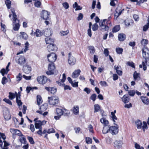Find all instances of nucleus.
Returning <instances> with one entry per match:
<instances>
[{"instance_id":"f257e3e1","label":"nucleus","mask_w":149,"mask_h":149,"mask_svg":"<svg viewBox=\"0 0 149 149\" xmlns=\"http://www.w3.org/2000/svg\"><path fill=\"white\" fill-rule=\"evenodd\" d=\"M143 57L145 59L144 61H142V65L143 69L144 70H146V64H147V62H149V49L146 47H144L142 49Z\"/></svg>"},{"instance_id":"f03ea898","label":"nucleus","mask_w":149,"mask_h":149,"mask_svg":"<svg viewBox=\"0 0 149 149\" xmlns=\"http://www.w3.org/2000/svg\"><path fill=\"white\" fill-rule=\"evenodd\" d=\"M13 18V29L15 31H18L19 29L20 24H19V20L17 19V16L15 14L14 10L12 8L11 9Z\"/></svg>"},{"instance_id":"7ed1b4c3","label":"nucleus","mask_w":149,"mask_h":149,"mask_svg":"<svg viewBox=\"0 0 149 149\" xmlns=\"http://www.w3.org/2000/svg\"><path fill=\"white\" fill-rule=\"evenodd\" d=\"M107 19H105L102 21L101 20L99 23V25L100 28V29L102 31H104L108 30L109 28L108 26V24H110L109 21H107Z\"/></svg>"},{"instance_id":"20e7f679","label":"nucleus","mask_w":149,"mask_h":149,"mask_svg":"<svg viewBox=\"0 0 149 149\" xmlns=\"http://www.w3.org/2000/svg\"><path fill=\"white\" fill-rule=\"evenodd\" d=\"M100 121L101 123L104 125L103 127L102 133L104 134H106L109 132L110 127L108 125L109 121L104 118H102L100 119Z\"/></svg>"},{"instance_id":"39448f33","label":"nucleus","mask_w":149,"mask_h":149,"mask_svg":"<svg viewBox=\"0 0 149 149\" xmlns=\"http://www.w3.org/2000/svg\"><path fill=\"white\" fill-rule=\"evenodd\" d=\"M48 99L49 104L53 106L57 105L59 102V98L57 97H49Z\"/></svg>"},{"instance_id":"423d86ee","label":"nucleus","mask_w":149,"mask_h":149,"mask_svg":"<svg viewBox=\"0 0 149 149\" xmlns=\"http://www.w3.org/2000/svg\"><path fill=\"white\" fill-rule=\"evenodd\" d=\"M66 79V76L65 73H63V78L61 80V81H56L58 85L60 86H64V89L65 90L69 89V90H71V88L69 86L65 85L64 83V82L65 81Z\"/></svg>"},{"instance_id":"0eeeda50","label":"nucleus","mask_w":149,"mask_h":149,"mask_svg":"<svg viewBox=\"0 0 149 149\" xmlns=\"http://www.w3.org/2000/svg\"><path fill=\"white\" fill-rule=\"evenodd\" d=\"M55 69V66L54 63H50L48 65V71L46 72V73L48 75H50L54 74Z\"/></svg>"},{"instance_id":"6e6552de","label":"nucleus","mask_w":149,"mask_h":149,"mask_svg":"<svg viewBox=\"0 0 149 149\" xmlns=\"http://www.w3.org/2000/svg\"><path fill=\"white\" fill-rule=\"evenodd\" d=\"M57 56L54 53L48 54L47 56V58L48 61L50 63H54L57 59Z\"/></svg>"},{"instance_id":"1a4fd4ad","label":"nucleus","mask_w":149,"mask_h":149,"mask_svg":"<svg viewBox=\"0 0 149 149\" xmlns=\"http://www.w3.org/2000/svg\"><path fill=\"white\" fill-rule=\"evenodd\" d=\"M50 15L49 12L45 10L42 11L41 14V17L44 20H49Z\"/></svg>"},{"instance_id":"9d476101","label":"nucleus","mask_w":149,"mask_h":149,"mask_svg":"<svg viewBox=\"0 0 149 149\" xmlns=\"http://www.w3.org/2000/svg\"><path fill=\"white\" fill-rule=\"evenodd\" d=\"M37 80L39 84H43L47 82V79L46 77L42 76L38 77Z\"/></svg>"},{"instance_id":"9b49d317","label":"nucleus","mask_w":149,"mask_h":149,"mask_svg":"<svg viewBox=\"0 0 149 149\" xmlns=\"http://www.w3.org/2000/svg\"><path fill=\"white\" fill-rule=\"evenodd\" d=\"M46 121L43 120L41 121L40 120H37L36 121L35 124V128L36 129H42V126L45 124Z\"/></svg>"},{"instance_id":"f8f14e48","label":"nucleus","mask_w":149,"mask_h":149,"mask_svg":"<svg viewBox=\"0 0 149 149\" xmlns=\"http://www.w3.org/2000/svg\"><path fill=\"white\" fill-rule=\"evenodd\" d=\"M69 58L68 59V62L69 64L71 65H74L76 63V59L72 56L71 53H69Z\"/></svg>"},{"instance_id":"ddd939ff","label":"nucleus","mask_w":149,"mask_h":149,"mask_svg":"<svg viewBox=\"0 0 149 149\" xmlns=\"http://www.w3.org/2000/svg\"><path fill=\"white\" fill-rule=\"evenodd\" d=\"M118 131V127L115 126H111L110 127L109 132L112 135H116L117 134Z\"/></svg>"},{"instance_id":"4468645a","label":"nucleus","mask_w":149,"mask_h":149,"mask_svg":"<svg viewBox=\"0 0 149 149\" xmlns=\"http://www.w3.org/2000/svg\"><path fill=\"white\" fill-rule=\"evenodd\" d=\"M10 131L12 134L13 136H14L15 135H17L19 136H23L20 131L17 129L11 128L10 129Z\"/></svg>"},{"instance_id":"2eb2a0df","label":"nucleus","mask_w":149,"mask_h":149,"mask_svg":"<svg viewBox=\"0 0 149 149\" xmlns=\"http://www.w3.org/2000/svg\"><path fill=\"white\" fill-rule=\"evenodd\" d=\"M63 109H61L58 108L56 109V113L58 115L57 116H55L54 117L56 120H58L60 118L61 116L63 115Z\"/></svg>"},{"instance_id":"dca6fc26","label":"nucleus","mask_w":149,"mask_h":149,"mask_svg":"<svg viewBox=\"0 0 149 149\" xmlns=\"http://www.w3.org/2000/svg\"><path fill=\"white\" fill-rule=\"evenodd\" d=\"M57 49L56 46L53 44H50L47 46V50L49 52L53 51H56Z\"/></svg>"},{"instance_id":"f3484780","label":"nucleus","mask_w":149,"mask_h":149,"mask_svg":"<svg viewBox=\"0 0 149 149\" xmlns=\"http://www.w3.org/2000/svg\"><path fill=\"white\" fill-rule=\"evenodd\" d=\"M45 89L52 94H54L56 92V89L55 87H46Z\"/></svg>"},{"instance_id":"a211bd4d","label":"nucleus","mask_w":149,"mask_h":149,"mask_svg":"<svg viewBox=\"0 0 149 149\" xmlns=\"http://www.w3.org/2000/svg\"><path fill=\"white\" fill-rule=\"evenodd\" d=\"M16 62L20 65H24L26 62L25 58L24 56H21L19 58Z\"/></svg>"},{"instance_id":"6ab92c4d","label":"nucleus","mask_w":149,"mask_h":149,"mask_svg":"<svg viewBox=\"0 0 149 149\" xmlns=\"http://www.w3.org/2000/svg\"><path fill=\"white\" fill-rule=\"evenodd\" d=\"M3 143H4L3 147V143L0 137V145L2 149H8V146L10 145V144L7 143L6 141L4 140Z\"/></svg>"},{"instance_id":"aec40b11","label":"nucleus","mask_w":149,"mask_h":149,"mask_svg":"<svg viewBox=\"0 0 149 149\" xmlns=\"http://www.w3.org/2000/svg\"><path fill=\"white\" fill-rule=\"evenodd\" d=\"M81 72L79 69L75 70L72 73V77L73 78H75L78 77Z\"/></svg>"},{"instance_id":"412c9836","label":"nucleus","mask_w":149,"mask_h":149,"mask_svg":"<svg viewBox=\"0 0 149 149\" xmlns=\"http://www.w3.org/2000/svg\"><path fill=\"white\" fill-rule=\"evenodd\" d=\"M114 69L116 70V72L118 75H122L123 72L121 70V68L120 66L116 65L114 66Z\"/></svg>"},{"instance_id":"4be33fe9","label":"nucleus","mask_w":149,"mask_h":149,"mask_svg":"<svg viewBox=\"0 0 149 149\" xmlns=\"http://www.w3.org/2000/svg\"><path fill=\"white\" fill-rule=\"evenodd\" d=\"M23 70L25 73L29 74L31 71V67L28 65L24 66Z\"/></svg>"},{"instance_id":"5701e85b","label":"nucleus","mask_w":149,"mask_h":149,"mask_svg":"<svg viewBox=\"0 0 149 149\" xmlns=\"http://www.w3.org/2000/svg\"><path fill=\"white\" fill-rule=\"evenodd\" d=\"M124 10V9L122 10H121L120 11L119 9H118V8H116L115 10V13L114 15L115 17H116V19L120 15L122 11Z\"/></svg>"},{"instance_id":"b1692460","label":"nucleus","mask_w":149,"mask_h":149,"mask_svg":"<svg viewBox=\"0 0 149 149\" xmlns=\"http://www.w3.org/2000/svg\"><path fill=\"white\" fill-rule=\"evenodd\" d=\"M122 99L124 103H125L129 102L130 99L128 95L126 94L123 96L122 98Z\"/></svg>"},{"instance_id":"393cba45","label":"nucleus","mask_w":149,"mask_h":149,"mask_svg":"<svg viewBox=\"0 0 149 149\" xmlns=\"http://www.w3.org/2000/svg\"><path fill=\"white\" fill-rule=\"evenodd\" d=\"M141 99L142 102L144 104H148L149 103V100L146 97L141 96Z\"/></svg>"},{"instance_id":"a878e982","label":"nucleus","mask_w":149,"mask_h":149,"mask_svg":"<svg viewBox=\"0 0 149 149\" xmlns=\"http://www.w3.org/2000/svg\"><path fill=\"white\" fill-rule=\"evenodd\" d=\"M44 34L46 37H48L51 36L52 33L50 29H46L45 30Z\"/></svg>"},{"instance_id":"bb28decb","label":"nucleus","mask_w":149,"mask_h":149,"mask_svg":"<svg viewBox=\"0 0 149 149\" xmlns=\"http://www.w3.org/2000/svg\"><path fill=\"white\" fill-rule=\"evenodd\" d=\"M118 40L120 41H123L126 38V35L123 33H120L118 36Z\"/></svg>"},{"instance_id":"cd10ccee","label":"nucleus","mask_w":149,"mask_h":149,"mask_svg":"<svg viewBox=\"0 0 149 149\" xmlns=\"http://www.w3.org/2000/svg\"><path fill=\"white\" fill-rule=\"evenodd\" d=\"M123 143L121 141H116L114 143L115 147H117L118 148H119L122 146Z\"/></svg>"},{"instance_id":"c85d7f7f","label":"nucleus","mask_w":149,"mask_h":149,"mask_svg":"<svg viewBox=\"0 0 149 149\" xmlns=\"http://www.w3.org/2000/svg\"><path fill=\"white\" fill-rule=\"evenodd\" d=\"M45 41L47 44H53L54 42V40L50 38L49 37H47L45 38Z\"/></svg>"},{"instance_id":"c756f323","label":"nucleus","mask_w":149,"mask_h":149,"mask_svg":"<svg viewBox=\"0 0 149 149\" xmlns=\"http://www.w3.org/2000/svg\"><path fill=\"white\" fill-rule=\"evenodd\" d=\"M73 112L75 115L78 114L79 112V107L78 106H74L73 109Z\"/></svg>"},{"instance_id":"7c9ffc66","label":"nucleus","mask_w":149,"mask_h":149,"mask_svg":"<svg viewBox=\"0 0 149 149\" xmlns=\"http://www.w3.org/2000/svg\"><path fill=\"white\" fill-rule=\"evenodd\" d=\"M135 124L138 129H141L142 127V123L141 121L138 120L136 121Z\"/></svg>"},{"instance_id":"2f4dec72","label":"nucleus","mask_w":149,"mask_h":149,"mask_svg":"<svg viewBox=\"0 0 149 149\" xmlns=\"http://www.w3.org/2000/svg\"><path fill=\"white\" fill-rule=\"evenodd\" d=\"M34 34L37 37H40L42 35L43 33L39 29H37L36 31L34 33Z\"/></svg>"},{"instance_id":"473e14b6","label":"nucleus","mask_w":149,"mask_h":149,"mask_svg":"<svg viewBox=\"0 0 149 149\" xmlns=\"http://www.w3.org/2000/svg\"><path fill=\"white\" fill-rule=\"evenodd\" d=\"M88 48L90 53L92 54H94L95 51V49L94 46H90L88 47Z\"/></svg>"},{"instance_id":"72a5a7b5","label":"nucleus","mask_w":149,"mask_h":149,"mask_svg":"<svg viewBox=\"0 0 149 149\" xmlns=\"http://www.w3.org/2000/svg\"><path fill=\"white\" fill-rule=\"evenodd\" d=\"M70 114V112L69 110L65 109H63V115L64 116H68Z\"/></svg>"},{"instance_id":"f704fd0d","label":"nucleus","mask_w":149,"mask_h":149,"mask_svg":"<svg viewBox=\"0 0 149 149\" xmlns=\"http://www.w3.org/2000/svg\"><path fill=\"white\" fill-rule=\"evenodd\" d=\"M120 29L119 25H117L115 26L112 29L113 32H116L118 31Z\"/></svg>"},{"instance_id":"c9c22d12","label":"nucleus","mask_w":149,"mask_h":149,"mask_svg":"<svg viewBox=\"0 0 149 149\" xmlns=\"http://www.w3.org/2000/svg\"><path fill=\"white\" fill-rule=\"evenodd\" d=\"M94 111L95 113L99 111L100 110V106L97 104H95L94 106Z\"/></svg>"},{"instance_id":"e433bc0d","label":"nucleus","mask_w":149,"mask_h":149,"mask_svg":"<svg viewBox=\"0 0 149 149\" xmlns=\"http://www.w3.org/2000/svg\"><path fill=\"white\" fill-rule=\"evenodd\" d=\"M16 96V95H15L14 93H12L11 92L9 93V95L8 97L10 99V100L13 99Z\"/></svg>"},{"instance_id":"4c0bfd02","label":"nucleus","mask_w":149,"mask_h":149,"mask_svg":"<svg viewBox=\"0 0 149 149\" xmlns=\"http://www.w3.org/2000/svg\"><path fill=\"white\" fill-rule=\"evenodd\" d=\"M5 3L6 5L7 8L10 9L11 7V2L9 0H6L5 1Z\"/></svg>"},{"instance_id":"58836bf2","label":"nucleus","mask_w":149,"mask_h":149,"mask_svg":"<svg viewBox=\"0 0 149 149\" xmlns=\"http://www.w3.org/2000/svg\"><path fill=\"white\" fill-rule=\"evenodd\" d=\"M37 102L38 105L40 104L42 102V99L40 95L37 96Z\"/></svg>"},{"instance_id":"ea45409f","label":"nucleus","mask_w":149,"mask_h":149,"mask_svg":"<svg viewBox=\"0 0 149 149\" xmlns=\"http://www.w3.org/2000/svg\"><path fill=\"white\" fill-rule=\"evenodd\" d=\"M140 74L137 73L136 71H135L133 74V77L134 79L135 80L138 77H139Z\"/></svg>"},{"instance_id":"a19ab883","label":"nucleus","mask_w":149,"mask_h":149,"mask_svg":"<svg viewBox=\"0 0 149 149\" xmlns=\"http://www.w3.org/2000/svg\"><path fill=\"white\" fill-rule=\"evenodd\" d=\"M20 34L22 35V38L24 39H26L28 38V36L24 32H21Z\"/></svg>"},{"instance_id":"79ce46f5","label":"nucleus","mask_w":149,"mask_h":149,"mask_svg":"<svg viewBox=\"0 0 149 149\" xmlns=\"http://www.w3.org/2000/svg\"><path fill=\"white\" fill-rule=\"evenodd\" d=\"M20 141L22 143L25 144H26V139L24 136H22L21 138Z\"/></svg>"},{"instance_id":"37998d69","label":"nucleus","mask_w":149,"mask_h":149,"mask_svg":"<svg viewBox=\"0 0 149 149\" xmlns=\"http://www.w3.org/2000/svg\"><path fill=\"white\" fill-rule=\"evenodd\" d=\"M69 33L68 30H67L65 31H61L60 32V34L61 36H65L67 35Z\"/></svg>"},{"instance_id":"c03bdc74","label":"nucleus","mask_w":149,"mask_h":149,"mask_svg":"<svg viewBox=\"0 0 149 149\" xmlns=\"http://www.w3.org/2000/svg\"><path fill=\"white\" fill-rule=\"evenodd\" d=\"M4 117L6 120H8L11 118L10 115L9 113H8L7 114L4 115Z\"/></svg>"},{"instance_id":"a18cd8bd","label":"nucleus","mask_w":149,"mask_h":149,"mask_svg":"<svg viewBox=\"0 0 149 149\" xmlns=\"http://www.w3.org/2000/svg\"><path fill=\"white\" fill-rule=\"evenodd\" d=\"M123 51V49L122 48L118 47L116 49V51L118 54H122Z\"/></svg>"},{"instance_id":"49530a36","label":"nucleus","mask_w":149,"mask_h":149,"mask_svg":"<svg viewBox=\"0 0 149 149\" xmlns=\"http://www.w3.org/2000/svg\"><path fill=\"white\" fill-rule=\"evenodd\" d=\"M100 83L101 86L104 87H106L108 86L107 83L104 81H101Z\"/></svg>"},{"instance_id":"de8ad7c7","label":"nucleus","mask_w":149,"mask_h":149,"mask_svg":"<svg viewBox=\"0 0 149 149\" xmlns=\"http://www.w3.org/2000/svg\"><path fill=\"white\" fill-rule=\"evenodd\" d=\"M136 92L134 90H130L128 91L129 95L131 96H133L135 93Z\"/></svg>"},{"instance_id":"09e8293b","label":"nucleus","mask_w":149,"mask_h":149,"mask_svg":"<svg viewBox=\"0 0 149 149\" xmlns=\"http://www.w3.org/2000/svg\"><path fill=\"white\" fill-rule=\"evenodd\" d=\"M148 42V40L145 39H143L141 41V44L143 45H147Z\"/></svg>"},{"instance_id":"8fccbe9b","label":"nucleus","mask_w":149,"mask_h":149,"mask_svg":"<svg viewBox=\"0 0 149 149\" xmlns=\"http://www.w3.org/2000/svg\"><path fill=\"white\" fill-rule=\"evenodd\" d=\"M98 28V25L96 23L94 24L92 28V30L93 31H96L97 30Z\"/></svg>"},{"instance_id":"3c124183","label":"nucleus","mask_w":149,"mask_h":149,"mask_svg":"<svg viewBox=\"0 0 149 149\" xmlns=\"http://www.w3.org/2000/svg\"><path fill=\"white\" fill-rule=\"evenodd\" d=\"M86 142L87 144L91 143H92V139L89 137H86Z\"/></svg>"},{"instance_id":"603ef678","label":"nucleus","mask_w":149,"mask_h":149,"mask_svg":"<svg viewBox=\"0 0 149 149\" xmlns=\"http://www.w3.org/2000/svg\"><path fill=\"white\" fill-rule=\"evenodd\" d=\"M97 95L95 94H92L90 97V99L93 100V101H94L95 100L96 98Z\"/></svg>"},{"instance_id":"864d4df0","label":"nucleus","mask_w":149,"mask_h":149,"mask_svg":"<svg viewBox=\"0 0 149 149\" xmlns=\"http://www.w3.org/2000/svg\"><path fill=\"white\" fill-rule=\"evenodd\" d=\"M27 139L29 140V142L31 144H33L34 143V141H33V138L31 137L28 136Z\"/></svg>"},{"instance_id":"5fc2aeb1","label":"nucleus","mask_w":149,"mask_h":149,"mask_svg":"<svg viewBox=\"0 0 149 149\" xmlns=\"http://www.w3.org/2000/svg\"><path fill=\"white\" fill-rule=\"evenodd\" d=\"M7 82V78L6 77H3L1 81L2 84L3 85H4Z\"/></svg>"},{"instance_id":"6e6d98bb","label":"nucleus","mask_w":149,"mask_h":149,"mask_svg":"<svg viewBox=\"0 0 149 149\" xmlns=\"http://www.w3.org/2000/svg\"><path fill=\"white\" fill-rule=\"evenodd\" d=\"M149 28V22H148L147 24L144 26L143 28V30L144 31H146Z\"/></svg>"},{"instance_id":"4d7b16f0","label":"nucleus","mask_w":149,"mask_h":149,"mask_svg":"<svg viewBox=\"0 0 149 149\" xmlns=\"http://www.w3.org/2000/svg\"><path fill=\"white\" fill-rule=\"evenodd\" d=\"M47 109V106H45L44 105L41 106L40 108V110L44 111H45Z\"/></svg>"},{"instance_id":"13d9d810","label":"nucleus","mask_w":149,"mask_h":149,"mask_svg":"<svg viewBox=\"0 0 149 149\" xmlns=\"http://www.w3.org/2000/svg\"><path fill=\"white\" fill-rule=\"evenodd\" d=\"M88 128L90 132L92 133H94V132L93 130V127L91 125H89Z\"/></svg>"},{"instance_id":"bf43d9fd","label":"nucleus","mask_w":149,"mask_h":149,"mask_svg":"<svg viewBox=\"0 0 149 149\" xmlns=\"http://www.w3.org/2000/svg\"><path fill=\"white\" fill-rule=\"evenodd\" d=\"M111 113L112 115V118L114 122H116L115 120H117V118L113 112H111Z\"/></svg>"},{"instance_id":"052dcab7","label":"nucleus","mask_w":149,"mask_h":149,"mask_svg":"<svg viewBox=\"0 0 149 149\" xmlns=\"http://www.w3.org/2000/svg\"><path fill=\"white\" fill-rule=\"evenodd\" d=\"M8 72L7 71L6 72L4 68L2 69L0 71V72L3 76H4L5 74H7Z\"/></svg>"},{"instance_id":"680f3d73","label":"nucleus","mask_w":149,"mask_h":149,"mask_svg":"<svg viewBox=\"0 0 149 149\" xmlns=\"http://www.w3.org/2000/svg\"><path fill=\"white\" fill-rule=\"evenodd\" d=\"M55 131L53 128H50L47 131V133L50 134L51 133H53L55 132Z\"/></svg>"},{"instance_id":"e2e57ef3","label":"nucleus","mask_w":149,"mask_h":149,"mask_svg":"<svg viewBox=\"0 0 149 149\" xmlns=\"http://www.w3.org/2000/svg\"><path fill=\"white\" fill-rule=\"evenodd\" d=\"M41 4V2L39 1H37L35 3V6L37 7H39Z\"/></svg>"},{"instance_id":"0e129e2a","label":"nucleus","mask_w":149,"mask_h":149,"mask_svg":"<svg viewBox=\"0 0 149 149\" xmlns=\"http://www.w3.org/2000/svg\"><path fill=\"white\" fill-rule=\"evenodd\" d=\"M3 101L10 105H12V103L11 101L8 99L6 98L4 99H3Z\"/></svg>"},{"instance_id":"69168bd1","label":"nucleus","mask_w":149,"mask_h":149,"mask_svg":"<svg viewBox=\"0 0 149 149\" xmlns=\"http://www.w3.org/2000/svg\"><path fill=\"white\" fill-rule=\"evenodd\" d=\"M147 125L146 123L145 122H143V125L142 127L143 130L144 132H145V129L147 128Z\"/></svg>"},{"instance_id":"338daca9","label":"nucleus","mask_w":149,"mask_h":149,"mask_svg":"<svg viewBox=\"0 0 149 149\" xmlns=\"http://www.w3.org/2000/svg\"><path fill=\"white\" fill-rule=\"evenodd\" d=\"M63 5L65 9L68 8L69 7L68 4L66 2L63 3Z\"/></svg>"},{"instance_id":"774afa93","label":"nucleus","mask_w":149,"mask_h":149,"mask_svg":"<svg viewBox=\"0 0 149 149\" xmlns=\"http://www.w3.org/2000/svg\"><path fill=\"white\" fill-rule=\"evenodd\" d=\"M84 91L86 92L88 94H89L91 91L90 89L87 87L85 88L84 89Z\"/></svg>"}]
</instances>
